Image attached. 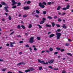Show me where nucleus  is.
Segmentation results:
<instances>
[{
    "instance_id": "30",
    "label": "nucleus",
    "mask_w": 73,
    "mask_h": 73,
    "mask_svg": "<svg viewBox=\"0 0 73 73\" xmlns=\"http://www.w3.org/2000/svg\"><path fill=\"white\" fill-rule=\"evenodd\" d=\"M8 18L9 20H11V19H12V18L11 17V16H9V17Z\"/></svg>"
},
{
    "instance_id": "2",
    "label": "nucleus",
    "mask_w": 73,
    "mask_h": 73,
    "mask_svg": "<svg viewBox=\"0 0 73 73\" xmlns=\"http://www.w3.org/2000/svg\"><path fill=\"white\" fill-rule=\"evenodd\" d=\"M38 62H39V63H40V64H42H42H43L44 65L48 64V62L45 63V62L44 60L41 61L40 59H38Z\"/></svg>"
},
{
    "instance_id": "35",
    "label": "nucleus",
    "mask_w": 73,
    "mask_h": 73,
    "mask_svg": "<svg viewBox=\"0 0 73 73\" xmlns=\"http://www.w3.org/2000/svg\"><path fill=\"white\" fill-rule=\"evenodd\" d=\"M6 69H7V68L3 69L2 70V71H3V72H5V71L6 70Z\"/></svg>"
},
{
    "instance_id": "21",
    "label": "nucleus",
    "mask_w": 73,
    "mask_h": 73,
    "mask_svg": "<svg viewBox=\"0 0 73 73\" xmlns=\"http://www.w3.org/2000/svg\"><path fill=\"white\" fill-rule=\"evenodd\" d=\"M21 27L23 28V29H25V26H23V25H21Z\"/></svg>"
},
{
    "instance_id": "41",
    "label": "nucleus",
    "mask_w": 73,
    "mask_h": 73,
    "mask_svg": "<svg viewBox=\"0 0 73 73\" xmlns=\"http://www.w3.org/2000/svg\"><path fill=\"white\" fill-rule=\"evenodd\" d=\"M52 4V3L50 2H48V5H50V4Z\"/></svg>"
},
{
    "instance_id": "36",
    "label": "nucleus",
    "mask_w": 73,
    "mask_h": 73,
    "mask_svg": "<svg viewBox=\"0 0 73 73\" xmlns=\"http://www.w3.org/2000/svg\"><path fill=\"white\" fill-rule=\"evenodd\" d=\"M56 25L57 27H61V26L58 25V24H56Z\"/></svg>"
},
{
    "instance_id": "52",
    "label": "nucleus",
    "mask_w": 73,
    "mask_h": 73,
    "mask_svg": "<svg viewBox=\"0 0 73 73\" xmlns=\"http://www.w3.org/2000/svg\"><path fill=\"white\" fill-rule=\"evenodd\" d=\"M58 54V52H56L54 53V54Z\"/></svg>"
},
{
    "instance_id": "12",
    "label": "nucleus",
    "mask_w": 73,
    "mask_h": 73,
    "mask_svg": "<svg viewBox=\"0 0 73 73\" xmlns=\"http://www.w3.org/2000/svg\"><path fill=\"white\" fill-rule=\"evenodd\" d=\"M4 9H5L6 12H9V11L7 9V7H5Z\"/></svg>"
},
{
    "instance_id": "9",
    "label": "nucleus",
    "mask_w": 73,
    "mask_h": 73,
    "mask_svg": "<svg viewBox=\"0 0 73 73\" xmlns=\"http://www.w3.org/2000/svg\"><path fill=\"white\" fill-rule=\"evenodd\" d=\"M29 9V7L28 6L25 7L24 8V10H28Z\"/></svg>"
},
{
    "instance_id": "51",
    "label": "nucleus",
    "mask_w": 73,
    "mask_h": 73,
    "mask_svg": "<svg viewBox=\"0 0 73 73\" xmlns=\"http://www.w3.org/2000/svg\"><path fill=\"white\" fill-rule=\"evenodd\" d=\"M29 49L30 50V52H31V51H32V48H31V47H30L29 48Z\"/></svg>"
},
{
    "instance_id": "44",
    "label": "nucleus",
    "mask_w": 73,
    "mask_h": 73,
    "mask_svg": "<svg viewBox=\"0 0 73 73\" xmlns=\"http://www.w3.org/2000/svg\"><path fill=\"white\" fill-rule=\"evenodd\" d=\"M30 3H31V1H28L27 2V3L28 4H30Z\"/></svg>"
},
{
    "instance_id": "48",
    "label": "nucleus",
    "mask_w": 73,
    "mask_h": 73,
    "mask_svg": "<svg viewBox=\"0 0 73 73\" xmlns=\"http://www.w3.org/2000/svg\"><path fill=\"white\" fill-rule=\"evenodd\" d=\"M53 69L54 70H58V68H53Z\"/></svg>"
},
{
    "instance_id": "18",
    "label": "nucleus",
    "mask_w": 73,
    "mask_h": 73,
    "mask_svg": "<svg viewBox=\"0 0 73 73\" xmlns=\"http://www.w3.org/2000/svg\"><path fill=\"white\" fill-rule=\"evenodd\" d=\"M44 22L43 21H41L40 22V24H44Z\"/></svg>"
},
{
    "instance_id": "56",
    "label": "nucleus",
    "mask_w": 73,
    "mask_h": 73,
    "mask_svg": "<svg viewBox=\"0 0 73 73\" xmlns=\"http://www.w3.org/2000/svg\"><path fill=\"white\" fill-rule=\"evenodd\" d=\"M62 73H66V72H65V71H63L62 72Z\"/></svg>"
},
{
    "instance_id": "14",
    "label": "nucleus",
    "mask_w": 73,
    "mask_h": 73,
    "mask_svg": "<svg viewBox=\"0 0 73 73\" xmlns=\"http://www.w3.org/2000/svg\"><path fill=\"white\" fill-rule=\"evenodd\" d=\"M45 27H51L52 26L51 25H48V24H46L45 25Z\"/></svg>"
},
{
    "instance_id": "17",
    "label": "nucleus",
    "mask_w": 73,
    "mask_h": 73,
    "mask_svg": "<svg viewBox=\"0 0 73 73\" xmlns=\"http://www.w3.org/2000/svg\"><path fill=\"white\" fill-rule=\"evenodd\" d=\"M69 7H70V6L69 5H68L66 7V9H69Z\"/></svg>"
},
{
    "instance_id": "32",
    "label": "nucleus",
    "mask_w": 73,
    "mask_h": 73,
    "mask_svg": "<svg viewBox=\"0 0 73 73\" xmlns=\"http://www.w3.org/2000/svg\"><path fill=\"white\" fill-rule=\"evenodd\" d=\"M47 18H48V19H52V17H50V16L48 17Z\"/></svg>"
},
{
    "instance_id": "49",
    "label": "nucleus",
    "mask_w": 73,
    "mask_h": 73,
    "mask_svg": "<svg viewBox=\"0 0 73 73\" xmlns=\"http://www.w3.org/2000/svg\"><path fill=\"white\" fill-rule=\"evenodd\" d=\"M17 7L16 6H14L12 7V8H16Z\"/></svg>"
},
{
    "instance_id": "42",
    "label": "nucleus",
    "mask_w": 73,
    "mask_h": 73,
    "mask_svg": "<svg viewBox=\"0 0 73 73\" xmlns=\"http://www.w3.org/2000/svg\"><path fill=\"white\" fill-rule=\"evenodd\" d=\"M42 69V67H39V70H41Z\"/></svg>"
},
{
    "instance_id": "40",
    "label": "nucleus",
    "mask_w": 73,
    "mask_h": 73,
    "mask_svg": "<svg viewBox=\"0 0 73 73\" xmlns=\"http://www.w3.org/2000/svg\"><path fill=\"white\" fill-rule=\"evenodd\" d=\"M62 9L63 10H64V11H66V10L67 9H66V8H64Z\"/></svg>"
},
{
    "instance_id": "19",
    "label": "nucleus",
    "mask_w": 73,
    "mask_h": 73,
    "mask_svg": "<svg viewBox=\"0 0 73 73\" xmlns=\"http://www.w3.org/2000/svg\"><path fill=\"white\" fill-rule=\"evenodd\" d=\"M17 6L19 7V6L21 5V3H20V2H19L17 3Z\"/></svg>"
},
{
    "instance_id": "39",
    "label": "nucleus",
    "mask_w": 73,
    "mask_h": 73,
    "mask_svg": "<svg viewBox=\"0 0 73 73\" xmlns=\"http://www.w3.org/2000/svg\"><path fill=\"white\" fill-rule=\"evenodd\" d=\"M17 28H18V29H20V28H21V27H20V26L19 25H18L17 26Z\"/></svg>"
},
{
    "instance_id": "62",
    "label": "nucleus",
    "mask_w": 73,
    "mask_h": 73,
    "mask_svg": "<svg viewBox=\"0 0 73 73\" xmlns=\"http://www.w3.org/2000/svg\"><path fill=\"white\" fill-rule=\"evenodd\" d=\"M19 73H23V72L21 71H19Z\"/></svg>"
},
{
    "instance_id": "43",
    "label": "nucleus",
    "mask_w": 73,
    "mask_h": 73,
    "mask_svg": "<svg viewBox=\"0 0 73 73\" xmlns=\"http://www.w3.org/2000/svg\"><path fill=\"white\" fill-rule=\"evenodd\" d=\"M17 37H21V36L20 35H19L16 36Z\"/></svg>"
},
{
    "instance_id": "50",
    "label": "nucleus",
    "mask_w": 73,
    "mask_h": 73,
    "mask_svg": "<svg viewBox=\"0 0 73 73\" xmlns=\"http://www.w3.org/2000/svg\"><path fill=\"white\" fill-rule=\"evenodd\" d=\"M25 46L26 47H27V48H29V46L28 45H25Z\"/></svg>"
},
{
    "instance_id": "57",
    "label": "nucleus",
    "mask_w": 73,
    "mask_h": 73,
    "mask_svg": "<svg viewBox=\"0 0 73 73\" xmlns=\"http://www.w3.org/2000/svg\"><path fill=\"white\" fill-rule=\"evenodd\" d=\"M45 52V50H43L42 51L41 53H44Z\"/></svg>"
},
{
    "instance_id": "61",
    "label": "nucleus",
    "mask_w": 73,
    "mask_h": 73,
    "mask_svg": "<svg viewBox=\"0 0 73 73\" xmlns=\"http://www.w3.org/2000/svg\"><path fill=\"white\" fill-rule=\"evenodd\" d=\"M68 41H70H70H72V40L68 39Z\"/></svg>"
},
{
    "instance_id": "11",
    "label": "nucleus",
    "mask_w": 73,
    "mask_h": 73,
    "mask_svg": "<svg viewBox=\"0 0 73 73\" xmlns=\"http://www.w3.org/2000/svg\"><path fill=\"white\" fill-rule=\"evenodd\" d=\"M1 4H2L3 5H5V6L6 5V3L4 2H1Z\"/></svg>"
},
{
    "instance_id": "8",
    "label": "nucleus",
    "mask_w": 73,
    "mask_h": 73,
    "mask_svg": "<svg viewBox=\"0 0 73 73\" xmlns=\"http://www.w3.org/2000/svg\"><path fill=\"white\" fill-rule=\"evenodd\" d=\"M25 64L23 62H22L21 63H18L17 64V65L19 66V65H25Z\"/></svg>"
},
{
    "instance_id": "33",
    "label": "nucleus",
    "mask_w": 73,
    "mask_h": 73,
    "mask_svg": "<svg viewBox=\"0 0 73 73\" xmlns=\"http://www.w3.org/2000/svg\"><path fill=\"white\" fill-rule=\"evenodd\" d=\"M14 33H15V31H13V32H12L10 34V36H11V35H13V34Z\"/></svg>"
},
{
    "instance_id": "16",
    "label": "nucleus",
    "mask_w": 73,
    "mask_h": 73,
    "mask_svg": "<svg viewBox=\"0 0 73 73\" xmlns=\"http://www.w3.org/2000/svg\"><path fill=\"white\" fill-rule=\"evenodd\" d=\"M32 27V25L31 24H29V26L28 28H31Z\"/></svg>"
},
{
    "instance_id": "38",
    "label": "nucleus",
    "mask_w": 73,
    "mask_h": 73,
    "mask_svg": "<svg viewBox=\"0 0 73 73\" xmlns=\"http://www.w3.org/2000/svg\"><path fill=\"white\" fill-rule=\"evenodd\" d=\"M43 13L44 15H45L46 13V11H44L43 12Z\"/></svg>"
},
{
    "instance_id": "59",
    "label": "nucleus",
    "mask_w": 73,
    "mask_h": 73,
    "mask_svg": "<svg viewBox=\"0 0 73 73\" xmlns=\"http://www.w3.org/2000/svg\"><path fill=\"white\" fill-rule=\"evenodd\" d=\"M2 7H3V6L2 5L0 4V7L2 8Z\"/></svg>"
},
{
    "instance_id": "60",
    "label": "nucleus",
    "mask_w": 73,
    "mask_h": 73,
    "mask_svg": "<svg viewBox=\"0 0 73 73\" xmlns=\"http://www.w3.org/2000/svg\"><path fill=\"white\" fill-rule=\"evenodd\" d=\"M63 21L64 23H65V19L63 20Z\"/></svg>"
},
{
    "instance_id": "54",
    "label": "nucleus",
    "mask_w": 73,
    "mask_h": 73,
    "mask_svg": "<svg viewBox=\"0 0 73 73\" xmlns=\"http://www.w3.org/2000/svg\"><path fill=\"white\" fill-rule=\"evenodd\" d=\"M23 42V41H20L19 42V43H20V44H22Z\"/></svg>"
},
{
    "instance_id": "1",
    "label": "nucleus",
    "mask_w": 73,
    "mask_h": 73,
    "mask_svg": "<svg viewBox=\"0 0 73 73\" xmlns=\"http://www.w3.org/2000/svg\"><path fill=\"white\" fill-rule=\"evenodd\" d=\"M44 5H46V3L43 2L42 3L40 2L39 4V6L40 8H44L45 7V6Z\"/></svg>"
},
{
    "instance_id": "22",
    "label": "nucleus",
    "mask_w": 73,
    "mask_h": 73,
    "mask_svg": "<svg viewBox=\"0 0 73 73\" xmlns=\"http://www.w3.org/2000/svg\"><path fill=\"white\" fill-rule=\"evenodd\" d=\"M52 27H54L55 25V24L53 22L52 23Z\"/></svg>"
},
{
    "instance_id": "55",
    "label": "nucleus",
    "mask_w": 73,
    "mask_h": 73,
    "mask_svg": "<svg viewBox=\"0 0 73 73\" xmlns=\"http://www.w3.org/2000/svg\"><path fill=\"white\" fill-rule=\"evenodd\" d=\"M54 18L55 19H57V16H55L54 17Z\"/></svg>"
},
{
    "instance_id": "58",
    "label": "nucleus",
    "mask_w": 73,
    "mask_h": 73,
    "mask_svg": "<svg viewBox=\"0 0 73 73\" xmlns=\"http://www.w3.org/2000/svg\"><path fill=\"white\" fill-rule=\"evenodd\" d=\"M34 50L36 51L37 50V48H35L34 49Z\"/></svg>"
},
{
    "instance_id": "13",
    "label": "nucleus",
    "mask_w": 73,
    "mask_h": 73,
    "mask_svg": "<svg viewBox=\"0 0 73 73\" xmlns=\"http://www.w3.org/2000/svg\"><path fill=\"white\" fill-rule=\"evenodd\" d=\"M53 36H54V34H51L50 35L49 37L50 38H52V37H53Z\"/></svg>"
},
{
    "instance_id": "25",
    "label": "nucleus",
    "mask_w": 73,
    "mask_h": 73,
    "mask_svg": "<svg viewBox=\"0 0 73 73\" xmlns=\"http://www.w3.org/2000/svg\"><path fill=\"white\" fill-rule=\"evenodd\" d=\"M48 68H50L51 69H53V67L51 66H49L48 67Z\"/></svg>"
},
{
    "instance_id": "64",
    "label": "nucleus",
    "mask_w": 73,
    "mask_h": 73,
    "mask_svg": "<svg viewBox=\"0 0 73 73\" xmlns=\"http://www.w3.org/2000/svg\"><path fill=\"white\" fill-rule=\"evenodd\" d=\"M7 73H12V72L9 71L7 72Z\"/></svg>"
},
{
    "instance_id": "47",
    "label": "nucleus",
    "mask_w": 73,
    "mask_h": 73,
    "mask_svg": "<svg viewBox=\"0 0 73 73\" xmlns=\"http://www.w3.org/2000/svg\"><path fill=\"white\" fill-rule=\"evenodd\" d=\"M69 43H66V46H69Z\"/></svg>"
},
{
    "instance_id": "23",
    "label": "nucleus",
    "mask_w": 73,
    "mask_h": 73,
    "mask_svg": "<svg viewBox=\"0 0 73 73\" xmlns=\"http://www.w3.org/2000/svg\"><path fill=\"white\" fill-rule=\"evenodd\" d=\"M66 14V13H62L61 14V16H63V15H65Z\"/></svg>"
},
{
    "instance_id": "6",
    "label": "nucleus",
    "mask_w": 73,
    "mask_h": 73,
    "mask_svg": "<svg viewBox=\"0 0 73 73\" xmlns=\"http://www.w3.org/2000/svg\"><path fill=\"white\" fill-rule=\"evenodd\" d=\"M11 1L13 3V4H12V5H14L15 4H17V3L15 2V1L14 0H12Z\"/></svg>"
},
{
    "instance_id": "53",
    "label": "nucleus",
    "mask_w": 73,
    "mask_h": 73,
    "mask_svg": "<svg viewBox=\"0 0 73 73\" xmlns=\"http://www.w3.org/2000/svg\"><path fill=\"white\" fill-rule=\"evenodd\" d=\"M35 16H36V17H37V18L39 17V16H38V15H35Z\"/></svg>"
},
{
    "instance_id": "28",
    "label": "nucleus",
    "mask_w": 73,
    "mask_h": 73,
    "mask_svg": "<svg viewBox=\"0 0 73 73\" xmlns=\"http://www.w3.org/2000/svg\"><path fill=\"white\" fill-rule=\"evenodd\" d=\"M60 31H61V29H58L57 30V31H56L55 32H60Z\"/></svg>"
},
{
    "instance_id": "5",
    "label": "nucleus",
    "mask_w": 73,
    "mask_h": 73,
    "mask_svg": "<svg viewBox=\"0 0 73 73\" xmlns=\"http://www.w3.org/2000/svg\"><path fill=\"white\" fill-rule=\"evenodd\" d=\"M34 38L33 37H32L30 38V39L29 40V42L30 43H33L34 42Z\"/></svg>"
},
{
    "instance_id": "7",
    "label": "nucleus",
    "mask_w": 73,
    "mask_h": 73,
    "mask_svg": "<svg viewBox=\"0 0 73 73\" xmlns=\"http://www.w3.org/2000/svg\"><path fill=\"white\" fill-rule=\"evenodd\" d=\"M54 62V60L53 59L52 60H50L48 62V63L49 64H52V63H53Z\"/></svg>"
},
{
    "instance_id": "4",
    "label": "nucleus",
    "mask_w": 73,
    "mask_h": 73,
    "mask_svg": "<svg viewBox=\"0 0 73 73\" xmlns=\"http://www.w3.org/2000/svg\"><path fill=\"white\" fill-rule=\"evenodd\" d=\"M35 69H33V68L31 67L30 68V70L29 69H28L27 70H25V72L26 73H28V72H29L30 71H33Z\"/></svg>"
},
{
    "instance_id": "15",
    "label": "nucleus",
    "mask_w": 73,
    "mask_h": 73,
    "mask_svg": "<svg viewBox=\"0 0 73 73\" xmlns=\"http://www.w3.org/2000/svg\"><path fill=\"white\" fill-rule=\"evenodd\" d=\"M61 8V6H59L58 8H57V10H58V11H59V10H60V9Z\"/></svg>"
},
{
    "instance_id": "46",
    "label": "nucleus",
    "mask_w": 73,
    "mask_h": 73,
    "mask_svg": "<svg viewBox=\"0 0 73 73\" xmlns=\"http://www.w3.org/2000/svg\"><path fill=\"white\" fill-rule=\"evenodd\" d=\"M50 51H53V49L52 48H50Z\"/></svg>"
},
{
    "instance_id": "20",
    "label": "nucleus",
    "mask_w": 73,
    "mask_h": 73,
    "mask_svg": "<svg viewBox=\"0 0 73 73\" xmlns=\"http://www.w3.org/2000/svg\"><path fill=\"white\" fill-rule=\"evenodd\" d=\"M37 26H38L39 27V29H41V28H42V26H40V25H37Z\"/></svg>"
},
{
    "instance_id": "31",
    "label": "nucleus",
    "mask_w": 73,
    "mask_h": 73,
    "mask_svg": "<svg viewBox=\"0 0 73 73\" xmlns=\"http://www.w3.org/2000/svg\"><path fill=\"white\" fill-rule=\"evenodd\" d=\"M37 39L38 40H40L41 38L39 36H38L37 37Z\"/></svg>"
},
{
    "instance_id": "34",
    "label": "nucleus",
    "mask_w": 73,
    "mask_h": 73,
    "mask_svg": "<svg viewBox=\"0 0 73 73\" xmlns=\"http://www.w3.org/2000/svg\"><path fill=\"white\" fill-rule=\"evenodd\" d=\"M64 51H65V50H64V49H61V50H60V52H64Z\"/></svg>"
},
{
    "instance_id": "10",
    "label": "nucleus",
    "mask_w": 73,
    "mask_h": 73,
    "mask_svg": "<svg viewBox=\"0 0 73 73\" xmlns=\"http://www.w3.org/2000/svg\"><path fill=\"white\" fill-rule=\"evenodd\" d=\"M15 44V43L14 42H11L10 46H11V47H13V44Z\"/></svg>"
},
{
    "instance_id": "24",
    "label": "nucleus",
    "mask_w": 73,
    "mask_h": 73,
    "mask_svg": "<svg viewBox=\"0 0 73 73\" xmlns=\"http://www.w3.org/2000/svg\"><path fill=\"white\" fill-rule=\"evenodd\" d=\"M42 21H43L44 22H45V21L46 20V19L44 18H42Z\"/></svg>"
},
{
    "instance_id": "3",
    "label": "nucleus",
    "mask_w": 73,
    "mask_h": 73,
    "mask_svg": "<svg viewBox=\"0 0 73 73\" xmlns=\"http://www.w3.org/2000/svg\"><path fill=\"white\" fill-rule=\"evenodd\" d=\"M56 35L57 38L58 40H59L61 37V34L60 33H57L56 34Z\"/></svg>"
},
{
    "instance_id": "27",
    "label": "nucleus",
    "mask_w": 73,
    "mask_h": 73,
    "mask_svg": "<svg viewBox=\"0 0 73 73\" xmlns=\"http://www.w3.org/2000/svg\"><path fill=\"white\" fill-rule=\"evenodd\" d=\"M58 21L61 22V21H62V20H61V19H60V18H58Z\"/></svg>"
},
{
    "instance_id": "63",
    "label": "nucleus",
    "mask_w": 73,
    "mask_h": 73,
    "mask_svg": "<svg viewBox=\"0 0 73 73\" xmlns=\"http://www.w3.org/2000/svg\"><path fill=\"white\" fill-rule=\"evenodd\" d=\"M5 15L6 16H7L8 15V13H5Z\"/></svg>"
},
{
    "instance_id": "29",
    "label": "nucleus",
    "mask_w": 73,
    "mask_h": 73,
    "mask_svg": "<svg viewBox=\"0 0 73 73\" xmlns=\"http://www.w3.org/2000/svg\"><path fill=\"white\" fill-rule=\"evenodd\" d=\"M62 27L63 28H64V29H66L67 28V27L66 26H62Z\"/></svg>"
},
{
    "instance_id": "26",
    "label": "nucleus",
    "mask_w": 73,
    "mask_h": 73,
    "mask_svg": "<svg viewBox=\"0 0 73 73\" xmlns=\"http://www.w3.org/2000/svg\"><path fill=\"white\" fill-rule=\"evenodd\" d=\"M36 13H38H38H40V11H38V10H36Z\"/></svg>"
},
{
    "instance_id": "45",
    "label": "nucleus",
    "mask_w": 73,
    "mask_h": 73,
    "mask_svg": "<svg viewBox=\"0 0 73 73\" xmlns=\"http://www.w3.org/2000/svg\"><path fill=\"white\" fill-rule=\"evenodd\" d=\"M27 15H25L23 16V17L24 18L27 17Z\"/></svg>"
},
{
    "instance_id": "37",
    "label": "nucleus",
    "mask_w": 73,
    "mask_h": 73,
    "mask_svg": "<svg viewBox=\"0 0 73 73\" xmlns=\"http://www.w3.org/2000/svg\"><path fill=\"white\" fill-rule=\"evenodd\" d=\"M56 49L58 50H61V49H60V48H58V47H57L56 48Z\"/></svg>"
}]
</instances>
